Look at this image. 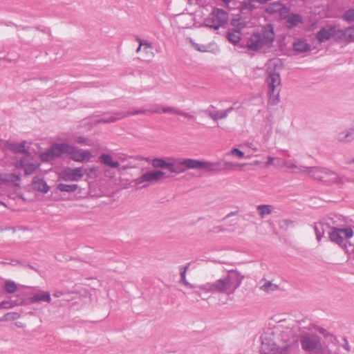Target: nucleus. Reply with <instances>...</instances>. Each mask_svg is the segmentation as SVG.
I'll use <instances>...</instances> for the list:
<instances>
[{
	"label": "nucleus",
	"instance_id": "nucleus-1",
	"mask_svg": "<svg viewBox=\"0 0 354 354\" xmlns=\"http://www.w3.org/2000/svg\"><path fill=\"white\" fill-rule=\"evenodd\" d=\"M243 279L244 276L239 272L232 270L225 276L214 282L197 286L200 290H196L194 292L204 300L209 298V297H206L207 293H221L230 295L234 294L241 286Z\"/></svg>",
	"mask_w": 354,
	"mask_h": 354
},
{
	"label": "nucleus",
	"instance_id": "nucleus-2",
	"mask_svg": "<svg viewBox=\"0 0 354 354\" xmlns=\"http://www.w3.org/2000/svg\"><path fill=\"white\" fill-rule=\"evenodd\" d=\"M300 343L302 350L308 354H339L337 352L332 353L315 334L306 333L300 335Z\"/></svg>",
	"mask_w": 354,
	"mask_h": 354
},
{
	"label": "nucleus",
	"instance_id": "nucleus-3",
	"mask_svg": "<svg viewBox=\"0 0 354 354\" xmlns=\"http://www.w3.org/2000/svg\"><path fill=\"white\" fill-rule=\"evenodd\" d=\"M274 39V33L271 25L264 26L261 32H254L248 39L246 46L248 50H258L263 46H270Z\"/></svg>",
	"mask_w": 354,
	"mask_h": 354
},
{
	"label": "nucleus",
	"instance_id": "nucleus-4",
	"mask_svg": "<svg viewBox=\"0 0 354 354\" xmlns=\"http://www.w3.org/2000/svg\"><path fill=\"white\" fill-rule=\"evenodd\" d=\"M308 176L315 180L322 182L326 185L333 183L344 184L346 182L351 181L348 178L340 177L335 172L318 167H309Z\"/></svg>",
	"mask_w": 354,
	"mask_h": 354
},
{
	"label": "nucleus",
	"instance_id": "nucleus-5",
	"mask_svg": "<svg viewBox=\"0 0 354 354\" xmlns=\"http://www.w3.org/2000/svg\"><path fill=\"white\" fill-rule=\"evenodd\" d=\"M274 332L270 331L261 337V351L263 354H287L288 345L277 342Z\"/></svg>",
	"mask_w": 354,
	"mask_h": 354
},
{
	"label": "nucleus",
	"instance_id": "nucleus-6",
	"mask_svg": "<svg viewBox=\"0 0 354 354\" xmlns=\"http://www.w3.org/2000/svg\"><path fill=\"white\" fill-rule=\"evenodd\" d=\"M169 177H171V176L167 174L163 170L154 169L147 171L140 177L134 180V186H136L137 189L145 188Z\"/></svg>",
	"mask_w": 354,
	"mask_h": 354
},
{
	"label": "nucleus",
	"instance_id": "nucleus-7",
	"mask_svg": "<svg viewBox=\"0 0 354 354\" xmlns=\"http://www.w3.org/2000/svg\"><path fill=\"white\" fill-rule=\"evenodd\" d=\"M276 64L274 63L270 62L269 66L267 68V83L268 86V93L270 97L273 100H276L279 97V90L277 88L281 84V78L279 73L275 70Z\"/></svg>",
	"mask_w": 354,
	"mask_h": 354
},
{
	"label": "nucleus",
	"instance_id": "nucleus-8",
	"mask_svg": "<svg viewBox=\"0 0 354 354\" xmlns=\"http://www.w3.org/2000/svg\"><path fill=\"white\" fill-rule=\"evenodd\" d=\"M228 13L221 8H214L209 17L204 21V24L214 30L227 24Z\"/></svg>",
	"mask_w": 354,
	"mask_h": 354
},
{
	"label": "nucleus",
	"instance_id": "nucleus-9",
	"mask_svg": "<svg viewBox=\"0 0 354 354\" xmlns=\"http://www.w3.org/2000/svg\"><path fill=\"white\" fill-rule=\"evenodd\" d=\"M68 148L69 144L68 143H53L50 148L40 154V158L42 162H49L64 154H67Z\"/></svg>",
	"mask_w": 354,
	"mask_h": 354
},
{
	"label": "nucleus",
	"instance_id": "nucleus-10",
	"mask_svg": "<svg viewBox=\"0 0 354 354\" xmlns=\"http://www.w3.org/2000/svg\"><path fill=\"white\" fill-rule=\"evenodd\" d=\"M354 234L353 230L351 227L345 228H339L337 227H332L331 231L329 232L330 240L337 244L342 248H346V245L344 243V239H350Z\"/></svg>",
	"mask_w": 354,
	"mask_h": 354
},
{
	"label": "nucleus",
	"instance_id": "nucleus-11",
	"mask_svg": "<svg viewBox=\"0 0 354 354\" xmlns=\"http://www.w3.org/2000/svg\"><path fill=\"white\" fill-rule=\"evenodd\" d=\"M195 159H175L171 158L170 167V176H173L185 172L189 169H194Z\"/></svg>",
	"mask_w": 354,
	"mask_h": 354
},
{
	"label": "nucleus",
	"instance_id": "nucleus-12",
	"mask_svg": "<svg viewBox=\"0 0 354 354\" xmlns=\"http://www.w3.org/2000/svg\"><path fill=\"white\" fill-rule=\"evenodd\" d=\"M139 46L136 50V58L142 62H149L154 57L151 43L140 37H136Z\"/></svg>",
	"mask_w": 354,
	"mask_h": 354
},
{
	"label": "nucleus",
	"instance_id": "nucleus-13",
	"mask_svg": "<svg viewBox=\"0 0 354 354\" xmlns=\"http://www.w3.org/2000/svg\"><path fill=\"white\" fill-rule=\"evenodd\" d=\"M84 176L82 167H65L60 172L58 173L59 180L65 182L79 181Z\"/></svg>",
	"mask_w": 354,
	"mask_h": 354
},
{
	"label": "nucleus",
	"instance_id": "nucleus-14",
	"mask_svg": "<svg viewBox=\"0 0 354 354\" xmlns=\"http://www.w3.org/2000/svg\"><path fill=\"white\" fill-rule=\"evenodd\" d=\"M67 156L70 159L74 161L82 162L85 160H88L92 155L88 150L78 149L76 147L69 145Z\"/></svg>",
	"mask_w": 354,
	"mask_h": 354
},
{
	"label": "nucleus",
	"instance_id": "nucleus-15",
	"mask_svg": "<svg viewBox=\"0 0 354 354\" xmlns=\"http://www.w3.org/2000/svg\"><path fill=\"white\" fill-rule=\"evenodd\" d=\"M194 169L203 170L207 172H219L223 170L219 162H207L195 160Z\"/></svg>",
	"mask_w": 354,
	"mask_h": 354
},
{
	"label": "nucleus",
	"instance_id": "nucleus-16",
	"mask_svg": "<svg viewBox=\"0 0 354 354\" xmlns=\"http://www.w3.org/2000/svg\"><path fill=\"white\" fill-rule=\"evenodd\" d=\"M25 144L26 141H23L20 144L6 141L4 143V147L9 149L14 153H22L28 156L30 152L28 149H26Z\"/></svg>",
	"mask_w": 354,
	"mask_h": 354
},
{
	"label": "nucleus",
	"instance_id": "nucleus-17",
	"mask_svg": "<svg viewBox=\"0 0 354 354\" xmlns=\"http://www.w3.org/2000/svg\"><path fill=\"white\" fill-rule=\"evenodd\" d=\"M232 110H234V107L231 106L225 110H219L216 111H212L209 109H205L203 111V113L214 121H217L218 120L226 118Z\"/></svg>",
	"mask_w": 354,
	"mask_h": 354
},
{
	"label": "nucleus",
	"instance_id": "nucleus-18",
	"mask_svg": "<svg viewBox=\"0 0 354 354\" xmlns=\"http://www.w3.org/2000/svg\"><path fill=\"white\" fill-rule=\"evenodd\" d=\"M171 158H156L151 160V164L154 169L158 170L167 169L168 171H169L171 167Z\"/></svg>",
	"mask_w": 354,
	"mask_h": 354
},
{
	"label": "nucleus",
	"instance_id": "nucleus-19",
	"mask_svg": "<svg viewBox=\"0 0 354 354\" xmlns=\"http://www.w3.org/2000/svg\"><path fill=\"white\" fill-rule=\"evenodd\" d=\"M336 138L338 142L344 143L354 140V126L339 132Z\"/></svg>",
	"mask_w": 354,
	"mask_h": 354
},
{
	"label": "nucleus",
	"instance_id": "nucleus-20",
	"mask_svg": "<svg viewBox=\"0 0 354 354\" xmlns=\"http://www.w3.org/2000/svg\"><path fill=\"white\" fill-rule=\"evenodd\" d=\"M20 180V176L15 174H5L0 175L1 185H8L12 183L16 187H19Z\"/></svg>",
	"mask_w": 354,
	"mask_h": 354
},
{
	"label": "nucleus",
	"instance_id": "nucleus-21",
	"mask_svg": "<svg viewBox=\"0 0 354 354\" xmlns=\"http://www.w3.org/2000/svg\"><path fill=\"white\" fill-rule=\"evenodd\" d=\"M283 165L287 169H290V171L293 174H308L309 167L303 165H297L295 163L289 160H285L283 162Z\"/></svg>",
	"mask_w": 354,
	"mask_h": 354
},
{
	"label": "nucleus",
	"instance_id": "nucleus-22",
	"mask_svg": "<svg viewBox=\"0 0 354 354\" xmlns=\"http://www.w3.org/2000/svg\"><path fill=\"white\" fill-rule=\"evenodd\" d=\"M124 117V114L122 113H104L102 115V117L97 120L98 124H107L111 123L123 118Z\"/></svg>",
	"mask_w": 354,
	"mask_h": 354
},
{
	"label": "nucleus",
	"instance_id": "nucleus-23",
	"mask_svg": "<svg viewBox=\"0 0 354 354\" xmlns=\"http://www.w3.org/2000/svg\"><path fill=\"white\" fill-rule=\"evenodd\" d=\"M333 37V26H327L319 30L317 34V39L319 43L324 42Z\"/></svg>",
	"mask_w": 354,
	"mask_h": 354
},
{
	"label": "nucleus",
	"instance_id": "nucleus-24",
	"mask_svg": "<svg viewBox=\"0 0 354 354\" xmlns=\"http://www.w3.org/2000/svg\"><path fill=\"white\" fill-rule=\"evenodd\" d=\"M32 188L35 190L42 192L44 194L47 193L49 191V186L44 178H39L34 177L32 182Z\"/></svg>",
	"mask_w": 354,
	"mask_h": 354
},
{
	"label": "nucleus",
	"instance_id": "nucleus-25",
	"mask_svg": "<svg viewBox=\"0 0 354 354\" xmlns=\"http://www.w3.org/2000/svg\"><path fill=\"white\" fill-rule=\"evenodd\" d=\"M259 288L262 291L266 292V293H272L277 290H279V286L273 283L270 281H268L266 279H262L259 282Z\"/></svg>",
	"mask_w": 354,
	"mask_h": 354
},
{
	"label": "nucleus",
	"instance_id": "nucleus-26",
	"mask_svg": "<svg viewBox=\"0 0 354 354\" xmlns=\"http://www.w3.org/2000/svg\"><path fill=\"white\" fill-rule=\"evenodd\" d=\"M51 301L50 294L48 292H41L34 294L30 297V301L32 304L46 301L50 303Z\"/></svg>",
	"mask_w": 354,
	"mask_h": 354
},
{
	"label": "nucleus",
	"instance_id": "nucleus-27",
	"mask_svg": "<svg viewBox=\"0 0 354 354\" xmlns=\"http://www.w3.org/2000/svg\"><path fill=\"white\" fill-rule=\"evenodd\" d=\"M57 189L61 192L72 193L78 190V193L81 192L82 189L77 184H66V183H58L57 185Z\"/></svg>",
	"mask_w": 354,
	"mask_h": 354
},
{
	"label": "nucleus",
	"instance_id": "nucleus-28",
	"mask_svg": "<svg viewBox=\"0 0 354 354\" xmlns=\"http://www.w3.org/2000/svg\"><path fill=\"white\" fill-rule=\"evenodd\" d=\"M100 161L105 166L111 168H117L119 167V162L116 160H113L111 155L108 153H102L99 157Z\"/></svg>",
	"mask_w": 354,
	"mask_h": 354
},
{
	"label": "nucleus",
	"instance_id": "nucleus-29",
	"mask_svg": "<svg viewBox=\"0 0 354 354\" xmlns=\"http://www.w3.org/2000/svg\"><path fill=\"white\" fill-rule=\"evenodd\" d=\"M302 18L298 14H290L288 16L286 19V26L288 28H292L298 24L302 23Z\"/></svg>",
	"mask_w": 354,
	"mask_h": 354
},
{
	"label": "nucleus",
	"instance_id": "nucleus-30",
	"mask_svg": "<svg viewBox=\"0 0 354 354\" xmlns=\"http://www.w3.org/2000/svg\"><path fill=\"white\" fill-rule=\"evenodd\" d=\"M257 209L260 218L263 219L272 213L274 207L270 205H259L257 206Z\"/></svg>",
	"mask_w": 354,
	"mask_h": 354
},
{
	"label": "nucleus",
	"instance_id": "nucleus-31",
	"mask_svg": "<svg viewBox=\"0 0 354 354\" xmlns=\"http://www.w3.org/2000/svg\"><path fill=\"white\" fill-rule=\"evenodd\" d=\"M24 301L22 298L21 299H12L10 300H4L1 302H0V308H5L8 309L11 308L14 306L22 305L24 304Z\"/></svg>",
	"mask_w": 354,
	"mask_h": 354
},
{
	"label": "nucleus",
	"instance_id": "nucleus-32",
	"mask_svg": "<svg viewBox=\"0 0 354 354\" xmlns=\"http://www.w3.org/2000/svg\"><path fill=\"white\" fill-rule=\"evenodd\" d=\"M294 50L298 53H305L310 49V46L305 41L298 40L294 43Z\"/></svg>",
	"mask_w": 354,
	"mask_h": 354
},
{
	"label": "nucleus",
	"instance_id": "nucleus-33",
	"mask_svg": "<svg viewBox=\"0 0 354 354\" xmlns=\"http://www.w3.org/2000/svg\"><path fill=\"white\" fill-rule=\"evenodd\" d=\"M327 225H325L322 223H315L314 225V230L316 235V239L318 241H320L324 235L325 232V227H326Z\"/></svg>",
	"mask_w": 354,
	"mask_h": 354
},
{
	"label": "nucleus",
	"instance_id": "nucleus-34",
	"mask_svg": "<svg viewBox=\"0 0 354 354\" xmlns=\"http://www.w3.org/2000/svg\"><path fill=\"white\" fill-rule=\"evenodd\" d=\"M227 38L230 42L234 45L237 44L241 40V32L239 31L232 30L229 31L227 35Z\"/></svg>",
	"mask_w": 354,
	"mask_h": 354
},
{
	"label": "nucleus",
	"instance_id": "nucleus-35",
	"mask_svg": "<svg viewBox=\"0 0 354 354\" xmlns=\"http://www.w3.org/2000/svg\"><path fill=\"white\" fill-rule=\"evenodd\" d=\"M189 263H187L186 266H185L182 269L180 270V281L188 288H193L195 286L192 285V283H189L187 280L186 279V272L187 270L189 268Z\"/></svg>",
	"mask_w": 354,
	"mask_h": 354
},
{
	"label": "nucleus",
	"instance_id": "nucleus-36",
	"mask_svg": "<svg viewBox=\"0 0 354 354\" xmlns=\"http://www.w3.org/2000/svg\"><path fill=\"white\" fill-rule=\"evenodd\" d=\"M333 37H335L336 39L346 41L345 28H337L336 26H333Z\"/></svg>",
	"mask_w": 354,
	"mask_h": 354
},
{
	"label": "nucleus",
	"instance_id": "nucleus-37",
	"mask_svg": "<svg viewBox=\"0 0 354 354\" xmlns=\"http://www.w3.org/2000/svg\"><path fill=\"white\" fill-rule=\"evenodd\" d=\"M20 316V314L17 312L8 313L0 318V322L14 321L19 319Z\"/></svg>",
	"mask_w": 354,
	"mask_h": 354
},
{
	"label": "nucleus",
	"instance_id": "nucleus-38",
	"mask_svg": "<svg viewBox=\"0 0 354 354\" xmlns=\"http://www.w3.org/2000/svg\"><path fill=\"white\" fill-rule=\"evenodd\" d=\"M232 25L234 27V30L241 32V30L245 27L246 22L242 19H238L233 20Z\"/></svg>",
	"mask_w": 354,
	"mask_h": 354
},
{
	"label": "nucleus",
	"instance_id": "nucleus-39",
	"mask_svg": "<svg viewBox=\"0 0 354 354\" xmlns=\"http://www.w3.org/2000/svg\"><path fill=\"white\" fill-rule=\"evenodd\" d=\"M279 227L282 230H287L290 227L295 226V222L289 219H282L279 222Z\"/></svg>",
	"mask_w": 354,
	"mask_h": 354
},
{
	"label": "nucleus",
	"instance_id": "nucleus-40",
	"mask_svg": "<svg viewBox=\"0 0 354 354\" xmlns=\"http://www.w3.org/2000/svg\"><path fill=\"white\" fill-rule=\"evenodd\" d=\"M6 291L8 293H14L17 289V284L13 281H6L4 285Z\"/></svg>",
	"mask_w": 354,
	"mask_h": 354
},
{
	"label": "nucleus",
	"instance_id": "nucleus-41",
	"mask_svg": "<svg viewBox=\"0 0 354 354\" xmlns=\"http://www.w3.org/2000/svg\"><path fill=\"white\" fill-rule=\"evenodd\" d=\"M256 8L255 5L250 0L244 1L241 4V10L243 12H250Z\"/></svg>",
	"mask_w": 354,
	"mask_h": 354
},
{
	"label": "nucleus",
	"instance_id": "nucleus-42",
	"mask_svg": "<svg viewBox=\"0 0 354 354\" xmlns=\"http://www.w3.org/2000/svg\"><path fill=\"white\" fill-rule=\"evenodd\" d=\"M319 332L323 335V336L330 342H337V337L329 332L326 331L324 328H319Z\"/></svg>",
	"mask_w": 354,
	"mask_h": 354
},
{
	"label": "nucleus",
	"instance_id": "nucleus-43",
	"mask_svg": "<svg viewBox=\"0 0 354 354\" xmlns=\"http://www.w3.org/2000/svg\"><path fill=\"white\" fill-rule=\"evenodd\" d=\"M343 19L347 22L354 21V9H349L346 10L342 17Z\"/></svg>",
	"mask_w": 354,
	"mask_h": 354
},
{
	"label": "nucleus",
	"instance_id": "nucleus-44",
	"mask_svg": "<svg viewBox=\"0 0 354 354\" xmlns=\"http://www.w3.org/2000/svg\"><path fill=\"white\" fill-rule=\"evenodd\" d=\"M37 167H38V165H37L32 162L27 163V165L25 167V169H24L25 175H26V176L30 175L37 169Z\"/></svg>",
	"mask_w": 354,
	"mask_h": 354
},
{
	"label": "nucleus",
	"instance_id": "nucleus-45",
	"mask_svg": "<svg viewBox=\"0 0 354 354\" xmlns=\"http://www.w3.org/2000/svg\"><path fill=\"white\" fill-rule=\"evenodd\" d=\"M177 107L171 106H163L161 107L162 113L176 115Z\"/></svg>",
	"mask_w": 354,
	"mask_h": 354
},
{
	"label": "nucleus",
	"instance_id": "nucleus-46",
	"mask_svg": "<svg viewBox=\"0 0 354 354\" xmlns=\"http://www.w3.org/2000/svg\"><path fill=\"white\" fill-rule=\"evenodd\" d=\"M281 9V4L279 3H274L270 5L267 8V12L270 14H272L279 11Z\"/></svg>",
	"mask_w": 354,
	"mask_h": 354
},
{
	"label": "nucleus",
	"instance_id": "nucleus-47",
	"mask_svg": "<svg viewBox=\"0 0 354 354\" xmlns=\"http://www.w3.org/2000/svg\"><path fill=\"white\" fill-rule=\"evenodd\" d=\"M346 41L354 39V26L345 28Z\"/></svg>",
	"mask_w": 354,
	"mask_h": 354
},
{
	"label": "nucleus",
	"instance_id": "nucleus-48",
	"mask_svg": "<svg viewBox=\"0 0 354 354\" xmlns=\"http://www.w3.org/2000/svg\"><path fill=\"white\" fill-rule=\"evenodd\" d=\"M163 105L161 104H155L153 105L150 109H148L149 113L150 114H160L162 113L161 107Z\"/></svg>",
	"mask_w": 354,
	"mask_h": 354
},
{
	"label": "nucleus",
	"instance_id": "nucleus-49",
	"mask_svg": "<svg viewBox=\"0 0 354 354\" xmlns=\"http://www.w3.org/2000/svg\"><path fill=\"white\" fill-rule=\"evenodd\" d=\"M176 115L182 116V117H183L185 118H187V119H193L194 118V116L193 115H192L191 113H189L188 112H185L183 110L180 109L178 108L177 109Z\"/></svg>",
	"mask_w": 354,
	"mask_h": 354
},
{
	"label": "nucleus",
	"instance_id": "nucleus-50",
	"mask_svg": "<svg viewBox=\"0 0 354 354\" xmlns=\"http://www.w3.org/2000/svg\"><path fill=\"white\" fill-rule=\"evenodd\" d=\"M216 4L230 9V3L232 0H212Z\"/></svg>",
	"mask_w": 354,
	"mask_h": 354
},
{
	"label": "nucleus",
	"instance_id": "nucleus-51",
	"mask_svg": "<svg viewBox=\"0 0 354 354\" xmlns=\"http://www.w3.org/2000/svg\"><path fill=\"white\" fill-rule=\"evenodd\" d=\"M236 167V163L232 162H225L224 163L223 167H222L223 169H234Z\"/></svg>",
	"mask_w": 354,
	"mask_h": 354
},
{
	"label": "nucleus",
	"instance_id": "nucleus-52",
	"mask_svg": "<svg viewBox=\"0 0 354 354\" xmlns=\"http://www.w3.org/2000/svg\"><path fill=\"white\" fill-rule=\"evenodd\" d=\"M190 42L192 43V46L197 50L198 51H201V52H205L206 51V47L205 46H201L199 45L198 44H196L194 42H193V41L192 39H190Z\"/></svg>",
	"mask_w": 354,
	"mask_h": 354
},
{
	"label": "nucleus",
	"instance_id": "nucleus-53",
	"mask_svg": "<svg viewBox=\"0 0 354 354\" xmlns=\"http://www.w3.org/2000/svg\"><path fill=\"white\" fill-rule=\"evenodd\" d=\"M230 153L232 155L237 156L239 158H243L244 156V153L237 148L232 149Z\"/></svg>",
	"mask_w": 354,
	"mask_h": 354
},
{
	"label": "nucleus",
	"instance_id": "nucleus-54",
	"mask_svg": "<svg viewBox=\"0 0 354 354\" xmlns=\"http://www.w3.org/2000/svg\"><path fill=\"white\" fill-rule=\"evenodd\" d=\"M26 165H27V163L26 162V159L22 158L17 163L16 167H18V168H24V169H25V167Z\"/></svg>",
	"mask_w": 354,
	"mask_h": 354
},
{
	"label": "nucleus",
	"instance_id": "nucleus-55",
	"mask_svg": "<svg viewBox=\"0 0 354 354\" xmlns=\"http://www.w3.org/2000/svg\"><path fill=\"white\" fill-rule=\"evenodd\" d=\"M344 344H342V347L347 351L349 352L351 351V347L349 346L348 342L346 338H343Z\"/></svg>",
	"mask_w": 354,
	"mask_h": 354
},
{
	"label": "nucleus",
	"instance_id": "nucleus-56",
	"mask_svg": "<svg viewBox=\"0 0 354 354\" xmlns=\"http://www.w3.org/2000/svg\"><path fill=\"white\" fill-rule=\"evenodd\" d=\"M138 114L149 115L148 109H134V115Z\"/></svg>",
	"mask_w": 354,
	"mask_h": 354
},
{
	"label": "nucleus",
	"instance_id": "nucleus-57",
	"mask_svg": "<svg viewBox=\"0 0 354 354\" xmlns=\"http://www.w3.org/2000/svg\"><path fill=\"white\" fill-rule=\"evenodd\" d=\"M225 230V229L224 227H223L221 225H218V226L214 227L212 231L214 233H220V232H224Z\"/></svg>",
	"mask_w": 354,
	"mask_h": 354
},
{
	"label": "nucleus",
	"instance_id": "nucleus-58",
	"mask_svg": "<svg viewBox=\"0 0 354 354\" xmlns=\"http://www.w3.org/2000/svg\"><path fill=\"white\" fill-rule=\"evenodd\" d=\"M239 211H232L228 213L223 218V220H225L231 216H235L238 214Z\"/></svg>",
	"mask_w": 354,
	"mask_h": 354
},
{
	"label": "nucleus",
	"instance_id": "nucleus-59",
	"mask_svg": "<svg viewBox=\"0 0 354 354\" xmlns=\"http://www.w3.org/2000/svg\"><path fill=\"white\" fill-rule=\"evenodd\" d=\"M77 142L80 144H84L86 142V138L82 136H80L77 138Z\"/></svg>",
	"mask_w": 354,
	"mask_h": 354
},
{
	"label": "nucleus",
	"instance_id": "nucleus-60",
	"mask_svg": "<svg viewBox=\"0 0 354 354\" xmlns=\"http://www.w3.org/2000/svg\"><path fill=\"white\" fill-rule=\"evenodd\" d=\"M274 158L272 156H268V161L266 162V165H272L273 162H274Z\"/></svg>",
	"mask_w": 354,
	"mask_h": 354
},
{
	"label": "nucleus",
	"instance_id": "nucleus-61",
	"mask_svg": "<svg viewBox=\"0 0 354 354\" xmlns=\"http://www.w3.org/2000/svg\"><path fill=\"white\" fill-rule=\"evenodd\" d=\"M346 165H351V164H354V157H353V158H352L348 159V160L346 161Z\"/></svg>",
	"mask_w": 354,
	"mask_h": 354
},
{
	"label": "nucleus",
	"instance_id": "nucleus-62",
	"mask_svg": "<svg viewBox=\"0 0 354 354\" xmlns=\"http://www.w3.org/2000/svg\"><path fill=\"white\" fill-rule=\"evenodd\" d=\"M245 165H246L245 163H242V164H238L236 163V167H239V168H242L243 167H244Z\"/></svg>",
	"mask_w": 354,
	"mask_h": 354
},
{
	"label": "nucleus",
	"instance_id": "nucleus-63",
	"mask_svg": "<svg viewBox=\"0 0 354 354\" xmlns=\"http://www.w3.org/2000/svg\"><path fill=\"white\" fill-rule=\"evenodd\" d=\"M144 160H145L146 161H149V158H143Z\"/></svg>",
	"mask_w": 354,
	"mask_h": 354
},
{
	"label": "nucleus",
	"instance_id": "nucleus-64",
	"mask_svg": "<svg viewBox=\"0 0 354 354\" xmlns=\"http://www.w3.org/2000/svg\"><path fill=\"white\" fill-rule=\"evenodd\" d=\"M28 266H29L31 269H34L33 266H30V265H29Z\"/></svg>",
	"mask_w": 354,
	"mask_h": 354
}]
</instances>
